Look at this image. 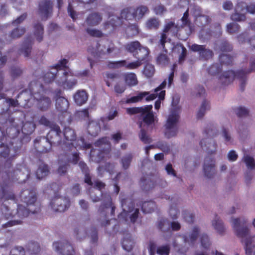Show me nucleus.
<instances>
[{
    "label": "nucleus",
    "mask_w": 255,
    "mask_h": 255,
    "mask_svg": "<svg viewBox=\"0 0 255 255\" xmlns=\"http://www.w3.org/2000/svg\"><path fill=\"white\" fill-rule=\"evenodd\" d=\"M152 109V105H148L143 108H127L126 111L129 115H133L136 113L141 114V117L143 123L140 124V127L142 128L143 124L151 125L156 121V118L154 117Z\"/></svg>",
    "instance_id": "nucleus-1"
},
{
    "label": "nucleus",
    "mask_w": 255,
    "mask_h": 255,
    "mask_svg": "<svg viewBox=\"0 0 255 255\" xmlns=\"http://www.w3.org/2000/svg\"><path fill=\"white\" fill-rule=\"evenodd\" d=\"M21 200L26 203L29 207L26 209L22 205H19L16 212L17 217L22 218L26 217L29 214V211H31L32 209L30 206L33 205L36 201L35 193L33 191H30L28 190L23 191L21 194Z\"/></svg>",
    "instance_id": "nucleus-2"
},
{
    "label": "nucleus",
    "mask_w": 255,
    "mask_h": 255,
    "mask_svg": "<svg viewBox=\"0 0 255 255\" xmlns=\"http://www.w3.org/2000/svg\"><path fill=\"white\" fill-rule=\"evenodd\" d=\"M123 212L119 215V219L127 220L129 216L132 222H134L138 216V209L134 208V204L129 199L123 200L121 201Z\"/></svg>",
    "instance_id": "nucleus-3"
},
{
    "label": "nucleus",
    "mask_w": 255,
    "mask_h": 255,
    "mask_svg": "<svg viewBox=\"0 0 255 255\" xmlns=\"http://www.w3.org/2000/svg\"><path fill=\"white\" fill-rule=\"evenodd\" d=\"M51 128L52 129L47 135V139L44 138L43 141H41V143L44 144V148L41 150L42 152H46L49 151L52 144H58L60 143V133L61 132L59 127L56 125H52Z\"/></svg>",
    "instance_id": "nucleus-4"
},
{
    "label": "nucleus",
    "mask_w": 255,
    "mask_h": 255,
    "mask_svg": "<svg viewBox=\"0 0 255 255\" xmlns=\"http://www.w3.org/2000/svg\"><path fill=\"white\" fill-rule=\"evenodd\" d=\"M51 128L52 129L47 135V139L44 138L43 141H41V143L44 144V148L41 150L42 152H46L49 151L52 144H58L60 143V133L61 132L59 127L56 125H52Z\"/></svg>",
    "instance_id": "nucleus-5"
},
{
    "label": "nucleus",
    "mask_w": 255,
    "mask_h": 255,
    "mask_svg": "<svg viewBox=\"0 0 255 255\" xmlns=\"http://www.w3.org/2000/svg\"><path fill=\"white\" fill-rule=\"evenodd\" d=\"M178 117V113L176 111L171 112L168 116L165 126V135L168 138L175 136L177 133L176 124Z\"/></svg>",
    "instance_id": "nucleus-6"
},
{
    "label": "nucleus",
    "mask_w": 255,
    "mask_h": 255,
    "mask_svg": "<svg viewBox=\"0 0 255 255\" xmlns=\"http://www.w3.org/2000/svg\"><path fill=\"white\" fill-rule=\"evenodd\" d=\"M70 205L69 200L65 197L55 196L51 200L50 206L55 212H63Z\"/></svg>",
    "instance_id": "nucleus-7"
},
{
    "label": "nucleus",
    "mask_w": 255,
    "mask_h": 255,
    "mask_svg": "<svg viewBox=\"0 0 255 255\" xmlns=\"http://www.w3.org/2000/svg\"><path fill=\"white\" fill-rule=\"evenodd\" d=\"M166 84V82L164 81L158 87L155 89L154 93L150 94L145 98L146 101H149L155 99L158 96L159 99L155 102L154 105L156 110H158L160 108L161 105L160 101L164 99L165 92L162 90L165 87Z\"/></svg>",
    "instance_id": "nucleus-8"
},
{
    "label": "nucleus",
    "mask_w": 255,
    "mask_h": 255,
    "mask_svg": "<svg viewBox=\"0 0 255 255\" xmlns=\"http://www.w3.org/2000/svg\"><path fill=\"white\" fill-rule=\"evenodd\" d=\"M203 171L204 175L207 178L213 177L216 173L215 159L210 157L205 158L203 165Z\"/></svg>",
    "instance_id": "nucleus-9"
},
{
    "label": "nucleus",
    "mask_w": 255,
    "mask_h": 255,
    "mask_svg": "<svg viewBox=\"0 0 255 255\" xmlns=\"http://www.w3.org/2000/svg\"><path fill=\"white\" fill-rule=\"evenodd\" d=\"M53 248L57 253L63 255H74V251L72 246L67 242H54Z\"/></svg>",
    "instance_id": "nucleus-10"
},
{
    "label": "nucleus",
    "mask_w": 255,
    "mask_h": 255,
    "mask_svg": "<svg viewBox=\"0 0 255 255\" xmlns=\"http://www.w3.org/2000/svg\"><path fill=\"white\" fill-rule=\"evenodd\" d=\"M179 27L175 25V23L172 21L167 22L164 26L163 33L161 34V38L160 39V44L163 48H165V43H169V39L167 38L166 33L171 32L173 34L177 33Z\"/></svg>",
    "instance_id": "nucleus-11"
},
{
    "label": "nucleus",
    "mask_w": 255,
    "mask_h": 255,
    "mask_svg": "<svg viewBox=\"0 0 255 255\" xmlns=\"http://www.w3.org/2000/svg\"><path fill=\"white\" fill-rule=\"evenodd\" d=\"M34 98L37 101V106L41 110H47L51 105L50 99L46 96L43 93H35Z\"/></svg>",
    "instance_id": "nucleus-12"
},
{
    "label": "nucleus",
    "mask_w": 255,
    "mask_h": 255,
    "mask_svg": "<svg viewBox=\"0 0 255 255\" xmlns=\"http://www.w3.org/2000/svg\"><path fill=\"white\" fill-rule=\"evenodd\" d=\"M132 12L133 16L135 19H139L141 18L144 14L147 11V8L145 6H140L133 9L130 8L129 9H125L122 12L121 16L122 18L125 19L128 18V16L127 15L128 12Z\"/></svg>",
    "instance_id": "nucleus-13"
},
{
    "label": "nucleus",
    "mask_w": 255,
    "mask_h": 255,
    "mask_svg": "<svg viewBox=\"0 0 255 255\" xmlns=\"http://www.w3.org/2000/svg\"><path fill=\"white\" fill-rule=\"evenodd\" d=\"M142 64V61L138 59L134 62L126 64V61H120L111 63L109 66L111 68H119L122 66H126L128 69H136L139 67Z\"/></svg>",
    "instance_id": "nucleus-14"
},
{
    "label": "nucleus",
    "mask_w": 255,
    "mask_h": 255,
    "mask_svg": "<svg viewBox=\"0 0 255 255\" xmlns=\"http://www.w3.org/2000/svg\"><path fill=\"white\" fill-rule=\"evenodd\" d=\"M201 144L202 147H205L209 154H214L216 153L218 145L213 139H208L202 140Z\"/></svg>",
    "instance_id": "nucleus-15"
},
{
    "label": "nucleus",
    "mask_w": 255,
    "mask_h": 255,
    "mask_svg": "<svg viewBox=\"0 0 255 255\" xmlns=\"http://www.w3.org/2000/svg\"><path fill=\"white\" fill-rule=\"evenodd\" d=\"M212 226L218 234L221 236L225 234L226 230V228L223 222L219 217L216 216L213 219Z\"/></svg>",
    "instance_id": "nucleus-16"
},
{
    "label": "nucleus",
    "mask_w": 255,
    "mask_h": 255,
    "mask_svg": "<svg viewBox=\"0 0 255 255\" xmlns=\"http://www.w3.org/2000/svg\"><path fill=\"white\" fill-rule=\"evenodd\" d=\"M246 253L247 255H255V235L245 240Z\"/></svg>",
    "instance_id": "nucleus-17"
},
{
    "label": "nucleus",
    "mask_w": 255,
    "mask_h": 255,
    "mask_svg": "<svg viewBox=\"0 0 255 255\" xmlns=\"http://www.w3.org/2000/svg\"><path fill=\"white\" fill-rule=\"evenodd\" d=\"M191 49L194 51H199L200 56L205 59L210 58L212 56V52L209 49H204L202 45L197 44H193L191 46Z\"/></svg>",
    "instance_id": "nucleus-18"
},
{
    "label": "nucleus",
    "mask_w": 255,
    "mask_h": 255,
    "mask_svg": "<svg viewBox=\"0 0 255 255\" xmlns=\"http://www.w3.org/2000/svg\"><path fill=\"white\" fill-rule=\"evenodd\" d=\"M56 109L60 112H66L69 107L68 100L63 97H59L56 100Z\"/></svg>",
    "instance_id": "nucleus-19"
},
{
    "label": "nucleus",
    "mask_w": 255,
    "mask_h": 255,
    "mask_svg": "<svg viewBox=\"0 0 255 255\" xmlns=\"http://www.w3.org/2000/svg\"><path fill=\"white\" fill-rule=\"evenodd\" d=\"M18 101L14 100L2 99L0 100V114H2L8 110L10 106L15 107L17 105Z\"/></svg>",
    "instance_id": "nucleus-20"
},
{
    "label": "nucleus",
    "mask_w": 255,
    "mask_h": 255,
    "mask_svg": "<svg viewBox=\"0 0 255 255\" xmlns=\"http://www.w3.org/2000/svg\"><path fill=\"white\" fill-rule=\"evenodd\" d=\"M75 102L79 105L85 103L88 100V95L84 90L78 91L74 96Z\"/></svg>",
    "instance_id": "nucleus-21"
},
{
    "label": "nucleus",
    "mask_w": 255,
    "mask_h": 255,
    "mask_svg": "<svg viewBox=\"0 0 255 255\" xmlns=\"http://www.w3.org/2000/svg\"><path fill=\"white\" fill-rule=\"evenodd\" d=\"M169 226H171L172 230L174 231L178 230L180 228V225L177 222H173L169 225L167 221L163 220L160 221L159 224V228L164 231H165L167 229L166 227H168Z\"/></svg>",
    "instance_id": "nucleus-22"
},
{
    "label": "nucleus",
    "mask_w": 255,
    "mask_h": 255,
    "mask_svg": "<svg viewBox=\"0 0 255 255\" xmlns=\"http://www.w3.org/2000/svg\"><path fill=\"white\" fill-rule=\"evenodd\" d=\"M243 161L248 169L251 170L255 169V159L253 156L248 154H245L243 158Z\"/></svg>",
    "instance_id": "nucleus-23"
},
{
    "label": "nucleus",
    "mask_w": 255,
    "mask_h": 255,
    "mask_svg": "<svg viewBox=\"0 0 255 255\" xmlns=\"http://www.w3.org/2000/svg\"><path fill=\"white\" fill-rule=\"evenodd\" d=\"M134 244L133 239L129 235L126 236L122 242L123 249L127 251H130L132 249Z\"/></svg>",
    "instance_id": "nucleus-24"
},
{
    "label": "nucleus",
    "mask_w": 255,
    "mask_h": 255,
    "mask_svg": "<svg viewBox=\"0 0 255 255\" xmlns=\"http://www.w3.org/2000/svg\"><path fill=\"white\" fill-rule=\"evenodd\" d=\"M102 20V18L96 13L90 14L87 18L86 23L88 25L93 26L99 24Z\"/></svg>",
    "instance_id": "nucleus-25"
},
{
    "label": "nucleus",
    "mask_w": 255,
    "mask_h": 255,
    "mask_svg": "<svg viewBox=\"0 0 255 255\" xmlns=\"http://www.w3.org/2000/svg\"><path fill=\"white\" fill-rule=\"evenodd\" d=\"M88 130L90 134L95 136L100 131V127L97 122L92 121L89 123Z\"/></svg>",
    "instance_id": "nucleus-26"
},
{
    "label": "nucleus",
    "mask_w": 255,
    "mask_h": 255,
    "mask_svg": "<svg viewBox=\"0 0 255 255\" xmlns=\"http://www.w3.org/2000/svg\"><path fill=\"white\" fill-rule=\"evenodd\" d=\"M49 170L46 165H40L36 171V177L38 179H42L47 176L48 174Z\"/></svg>",
    "instance_id": "nucleus-27"
},
{
    "label": "nucleus",
    "mask_w": 255,
    "mask_h": 255,
    "mask_svg": "<svg viewBox=\"0 0 255 255\" xmlns=\"http://www.w3.org/2000/svg\"><path fill=\"white\" fill-rule=\"evenodd\" d=\"M51 8L52 5L49 1L41 3L39 7L41 14L44 16H48V13L51 11Z\"/></svg>",
    "instance_id": "nucleus-28"
},
{
    "label": "nucleus",
    "mask_w": 255,
    "mask_h": 255,
    "mask_svg": "<svg viewBox=\"0 0 255 255\" xmlns=\"http://www.w3.org/2000/svg\"><path fill=\"white\" fill-rule=\"evenodd\" d=\"M210 104L208 102L204 101L202 102L198 111L197 116L198 118H201L205 114L207 111L210 110Z\"/></svg>",
    "instance_id": "nucleus-29"
},
{
    "label": "nucleus",
    "mask_w": 255,
    "mask_h": 255,
    "mask_svg": "<svg viewBox=\"0 0 255 255\" xmlns=\"http://www.w3.org/2000/svg\"><path fill=\"white\" fill-rule=\"evenodd\" d=\"M221 135L226 144L229 145L233 144L234 143V138L228 130L223 129L222 131Z\"/></svg>",
    "instance_id": "nucleus-30"
},
{
    "label": "nucleus",
    "mask_w": 255,
    "mask_h": 255,
    "mask_svg": "<svg viewBox=\"0 0 255 255\" xmlns=\"http://www.w3.org/2000/svg\"><path fill=\"white\" fill-rule=\"evenodd\" d=\"M125 81L129 86H135L137 84V80L135 74L130 73L125 76Z\"/></svg>",
    "instance_id": "nucleus-31"
},
{
    "label": "nucleus",
    "mask_w": 255,
    "mask_h": 255,
    "mask_svg": "<svg viewBox=\"0 0 255 255\" xmlns=\"http://www.w3.org/2000/svg\"><path fill=\"white\" fill-rule=\"evenodd\" d=\"M149 51L147 48L140 47L137 52V58L142 62L147 57Z\"/></svg>",
    "instance_id": "nucleus-32"
},
{
    "label": "nucleus",
    "mask_w": 255,
    "mask_h": 255,
    "mask_svg": "<svg viewBox=\"0 0 255 255\" xmlns=\"http://www.w3.org/2000/svg\"><path fill=\"white\" fill-rule=\"evenodd\" d=\"M149 94L148 92H144L139 93L137 96L132 97L127 100V103H136L140 101L143 97H146Z\"/></svg>",
    "instance_id": "nucleus-33"
},
{
    "label": "nucleus",
    "mask_w": 255,
    "mask_h": 255,
    "mask_svg": "<svg viewBox=\"0 0 255 255\" xmlns=\"http://www.w3.org/2000/svg\"><path fill=\"white\" fill-rule=\"evenodd\" d=\"M27 249L31 254H37L40 251V246L37 243L32 242L28 244Z\"/></svg>",
    "instance_id": "nucleus-34"
},
{
    "label": "nucleus",
    "mask_w": 255,
    "mask_h": 255,
    "mask_svg": "<svg viewBox=\"0 0 255 255\" xmlns=\"http://www.w3.org/2000/svg\"><path fill=\"white\" fill-rule=\"evenodd\" d=\"M156 61L158 65L163 66L166 65L168 63L169 59L166 54L161 53L157 56Z\"/></svg>",
    "instance_id": "nucleus-35"
},
{
    "label": "nucleus",
    "mask_w": 255,
    "mask_h": 255,
    "mask_svg": "<svg viewBox=\"0 0 255 255\" xmlns=\"http://www.w3.org/2000/svg\"><path fill=\"white\" fill-rule=\"evenodd\" d=\"M155 208V204L153 202L150 201L144 203L142 205V209L144 212L148 213L153 211Z\"/></svg>",
    "instance_id": "nucleus-36"
},
{
    "label": "nucleus",
    "mask_w": 255,
    "mask_h": 255,
    "mask_svg": "<svg viewBox=\"0 0 255 255\" xmlns=\"http://www.w3.org/2000/svg\"><path fill=\"white\" fill-rule=\"evenodd\" d=\"M140 45L138 41L131 42L126 45V49L130 52H133L136 51L137 52L140 48Z\"/></svg>",
    "instance_id": "nucleus-37"
},
{
    "label": "nucleus",
    "mask_w": 255,
    "mask_h": 255,
    "mask_svg": "<svg viewBox=\"0 0 255 255\" xmlns=\"http://www.w3.org/2000/svg\"><path fill=\"white\" fill-rule=\"evenodd\" d=\"M154 71L155 70L153 65L150 64H147L144 67L143 74L147 77H150L153 75Z\"/></svg>",
    "instance_id": "nucleus-38"
},
{
    "label": "nucleus",
    "mask_w": 255,
    "mask_h": 255,
    "mask_svg": "<svg viewBox=\"0 0 255 255\" xmlns=\"http://www.w3.org/2000/svg\"><path fill=\"white\" fill-rule=\"evenodd\" d=\"M64 135L67 140L71 141L74 140L75 138V134L74 130L69 128H65L64 131Z\"/></svg>",
    "instance_id": "nucleus-39"
},
{
    "label": "nucleus",
    "mask_w": 255,
    "mask_h": 255,
    "mask_svg": "<svg viewBox=\"0 0 255 255\" xmlns=\"http://www.w3.org/2000/svg\"><path fill=\"white\" fill-rule=\"evenodd\" d=\"M159 25V21L156 18L149 19L146 22V27L148 29L157 28Z\"/></svg>",
    "instance_id": "nucleus-40"
},
{
    "label": "nucleus",
    "mask_w": 255,
    "mask_h": 255,
    "mask_svg": "<svg viewBox=\"0 0 255 255\" xmlns=\"http://www.w3.org/2000/svg\"><path fill=\"white\" fill-rule=\"evenodd\" d=\"M43 29L40 24H38L35 27V35L36 39L38 41H41L42 40Z\"/></svg>",
    "instance_id": "nucleus-41"
},
{
    "label": "nucleus",
    "mask_w": 255,
    "mask_h": 255,
    "mask_svg": "<svg viewBox=\"0 0 255 255\" xmlns=\"http://www.w3.org/2000/svg\"><path fill=\"white\" fill-rule=\"evenodd\" d=\"M25 31V29L24 28H17L12 31L11 33V36L14 38H17L23 34Z\"/></svg>",
    "instance_id": "nucleus-42"
},
{
    "label": "nucleus",
    "mask_w": 255,
    "mask_h": 255,
    "mask_svg": "<svg viewBox=\"0 0 255 255\" xmlns=\"http://www.w3.org/2000/svg\"><path fill=\"white\" fill-rule=\"evenodd\" d=\"M201 243L202 246L206 249L211 245L208 236L206 234H203L201 237Z\"/></svg>",
    "instance_id": "nucleus-43"
},
{
    "label": "nucleus",
    "mask_w": 255,
    "mask_h": 255,
    "mask_svg": "<svg viewBox=\"0 0 255 255\" xmlns=\"http://www.w3.org/2000/svg\"><path fill=\"white\" fill-rule=\"evenodd\" d=\"M235 112L239 116H244L247 115L249 113L248 109L244 107H239L235 109Z\"/></svg>",
    "instance_id": "nucleus-44"
},
{
    "label": "nucleus",
    "mask_w": 255,
    "mask_h": 255,
    "mask_svg": "<svg viewBox=\"0 0 255 255\" xmlns=\"http://www.w3.org/2000/svg\"><path fill=\"white\" fill-rule=\"evenodd\" d=\"M25 252L21 247H17L13 248L10 253V255H24Z\"/></svg>",
    "instance_id": "nucleus-45"
},
{
    "label": "nucleus",
    "mask_w": 255,
    "mask_h": 255,
    "mask_svg": "<svg viewBox=\"0 0 255 255\" xmlns=\"http://www.w3.org/2000/svg\"><path fill=\"white\" fill-rule=\"evenodd\" d=\"M169 248L167 246H162L157 249V253L159 255H168Z\"/></svg>",
    "instance_id": "nucleus-46"
},
{
    "label": "nucleus",
    "mask_w": 255,
    "mask_h": 255,
    "mask_svg": "<svg viewBox=\"0 0 255 255\" xmlns=\"http://www.w3.org/2000/svg\"><path fill=\"white\" fill-rule=\"evenodd\" d=\"M126 31L128 35L131 36L136 35L139 32L138 27L135 25H132L128 27Z\"/></svg>",
    "instance_id": "nucleus-47"
},
{
    "label": "nucleus",
    "mask_w": 255,
    "mask_h": 255,
    "mask_svg": "<svg viewBox=\"0 0 255 255\" xmlns=\"http://www.w3.org/2000/svg\"><path fill=\"white\" fill-rule=\"evenodd\" d=\"M238 157V155L235 150H230L228 152L227 154V158L230 161H235L237 160Z\"/></svg>",
    "instance_id": "nucleus-48"
},
{
    "label": "nucleus",
    "mask_w": 255,
    "mask_h": 255,
    "mask_svg": "<svg viewBox=\"0 0 255 255\" xmlns=\"http://www.w3.org/2000/svg\"><path fill=\"white\" fill-rule=\"evenodd\" d=\"M139 137L141 141L144 143H149L151 141L150 138L146 134V132L143 129H141L139 133Z\"/></svg>",
    "instance_id": "nucleus-49"
},
{
    "label": "nucleus",
    "mask_w": 255,
    "mask_h": 255,
    "mask_svg": "<svg viewBox=\"0 0 255 255\" xmlns=\"http://www.w3.org/2000/svg\"><path fill=\"white\" fill-rule=\"evenodd\" d=\"M34 128V126L32 123H29L24 124L22 127V131L25 133L31 132Z\"/></svg>",
    "instance_id": "nucleus-50"
},
{
    "label": "nucleus",
    "mask_w": 255,
    "mask_h": 255,
    "mask_svg": "<svg viewBox=\"0 0 255 255\" xmlns=\"http://www.w3.org/2000/svg\"><path fill=\"white\" fill-rule=\"evenodd\" d=\"M125 89L126 87L123 83H117L115 86V91L117 93L121 94L125 91Z\"/></svg>",
    "instance_id": "nucleus-51"
},
{
    "label": "nucleus",
    "mask_w": 255,
    "mask_h": 255,
    "mask_svg": "<svg viewBox=\"0 0 255 255\" xmlns=\"http://www.w3.org/2000/svg\"><path fill=\"white\" fill-rule=\"evenodd\" d=\"M235 231L237 235L240 237H245L248 233V230L247 228H244L242 227L237 228Z\"/></svg>",
    "instance_id": "nucleus-52"
},
{
    "label": "nucleus",
    "mask_w": 255,
    "mask_h": 255,
    "mask_svg": "<svg viewBox=\"0 0 255 255\" xmlns=\"http://www.w3.org/2000/svg\"><path fill=\"white\" fill-rule=\"evenodd\" d=\"M238 28V24L235 23H230L227 26V30L230 33L236 32Z\"/></svg>",
    "instance_id": "nucleus-53"
},
{
    "label": "nucleus",
    "mask_w": 255,
    "mask_h": 255,
    "mask_svg": "<svg viewBox=\"0 0 255 255\" xmlns=\"http://www.w3.org/2000/svg\"><path fill=\"white\" fill-rule=\"evenodd\" d=\"M87 32L91 35L95 37H100L102 35V32L96 29L88 28L87 29Z\"/></svg>",
    "instance_id": "nucleus-54"
},
{
    "label": "nucleus",
    "mask_w": 255,
    "mask_h": 255,
    "mask_svg": "<svg viewBox=\"0 0 255 255\" xmlns=\"http://www.w3.org/2000/svg\"><path fill=\"white\" fill-rule=\"evenodd\" d=\"M230 222L235 231L237 229V228H239L241 227L240 226V220L239 218H233L231 219Z\"/></svg>",
    "instance_id": "nucleus-55"
},
{
    "label": "nucleus",
    "mask_w": 255,
    "mask_h": 255,
    "mask_svg": "<svg viewBox=\"0 0 255 255\" xmlns=\"http://www.w3.org/2000/svg\"><path fill=\"white\" fill-rule=\"evenodd\" d=\"M231 18L235 21H242L245 19V16L243 14H239L238 12H236L232 15Z\"/></svg>",
    "instance_id": "nucleus-56"
},
{
    "label": "nucleus",
    "mask_w": 255,
    "mask_h": 255,
    "mask_svg": "<svg viewBox=\"0 0 255 255\" xmlns=\"http://www.w3.org/2000/svg\"><path fill=\"white\" fill-rule=\"evenodd\" d=\"M111 20L114 22H110V23L106 24V28H108L110 27H111L112 28H114V26H117V24H119L120 23V19L117 17H114Z\"/></svg>",
    "instance_id": "nucleus-57"
},
{
    "label": "nucleus",
    "mask_w": 255,
    "mask_h": 255,
    "mask_svg": "<svg viewBox=\"0 0 255 255\" xmlns=\"http://www.w3.org/2000/svg\"><path fill=\"white\" fill-rule=\"evenodd\" d=\"M157 146L164 152H168L169 150V146L163 142H159L157 144Z\"/></svg>",
    "instance_id": "nucleus-58"
},
{
    "label": "nucleus",
    "mask_w": 255,
    "mask_h": 255,
    "mask_svg": "<svg viewBox=\"0 0 255 255\" xmlns=\"http://www.w3.org/2000/svg\"><path fill=\"white\" fill-rule=\"evenodd\" d=\"M154 10L156 14H162L165 11L163 5H158L155 7Z\"/></svg>",
    "instance_id": "nucleus-59"
},
{
    "label": "nucleus",
    "mask_w": 255,
    "mask_h": 255,
    "mask_svg": "<svg viewBox=\"0 0 255 255\" xmlns=\"http://www.w3.org/2000/svg\"><path fill=\"white\" fill-rule=\"evenodd\" d=\"M131 157L130 156H128L122 159V164L123 166L125 168H127L130 162Z\"/></svg>",
    "instance_id": "nucleus-60"
},
{
    "label": "nucleus",
    "mask_w": 255,
    "mask_h": 255,
    "mask_svg": "<svg viewBox=\"0 0 255 255\" xmlns=\"http://www.w3.org/2000/svg\"><path fill=\"white\" fill-rule=\"evenodd\" d=\"M224 76L225 77V78H229L230 80V79H233L234 77H236V76H238L237 75V74H236L235 73V72L233 71H228V72L226 73Z\"/></svg>",
    "instance_id": "nucleus-61"
},
{
    "label": "nucleus",
    "mask_w": 255,
    "mask_h": 255,
    "mask_svg": "<svg viewBox=\"0 0 255 255\" xmlns=\"http://www.w3.org/2000/svg\"><path fill=\"white\" fill-rule=\"evenodd\" d=\"M165 169L168 174L171 175L172 176H175V173L174 170L172 168V167L171 164H167L166 166Z\"/></svg>",
    "instance_id": "nucleus-62"
},
{
    "label": "nucleus",
    "mask_w": 255,
    "mask_h": 255,
    "mask_svg": "<svg viewBox=\"0 0 255 255\" xmlns=\"http://www.w3.org/2000/svg\"><path fill=\"white\" fill-rule=\"evenodd\" d=\"M113 47L111 45L105 46L104 49H101V51L103 54H109L113 51Z\"/></svg>",
    "instance_id": "nucleus-63"
},
{
    "label": "nucleus",
    "mask_w": 255,
    "mask_h": 255,
    "mask_svg": "<svg viewBox=\"0 0 255 255\" xmlns=\"http://www.w3.org/2000/svg\"><path fill=\"white\" fill-rule=\"evenodd\" d=\"M67 63V60L65 59H63L60 61V63L59 64H57L55 66V68L57 69H61L62 68H65Z\"/></svg>",
    "instance_id": "nucleus-64"
}]
</instances>
